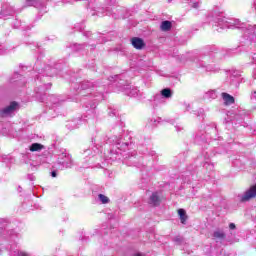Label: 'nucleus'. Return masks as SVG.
Listing matches in <instances>:
<instances>
[{
  "label": "nucleus",
  "mask_w": 256,
  "mask_h": 256,
  "mask_svg": "<svg viewBox=\"0 0 256 256\" xmlns=\"http://www.w3.org/2000/svg\"><path fill=\"white\" fill-rule=\"evenodd\" d=\"M208 21L210 23H217L220 29H238V31H242L243 33L256 31V25L239 24L238 21L225 17L223 12L219 10L209 12Z\"/></svg>",
  "instance_id": "nucleus-1"
},
{
  "label": "nucleus",
  "mask_w": 256,
  "mask_h": 256,
  "mask_svg": "<svg viewBox=\"0 0 256 256\" xmlns=\"http://www.w3.org/2000/svg\"><path fill=\"white\" fill-rule=\"evenodd\" d=\"M109 142L113 143L112 149L110 150L112 155H119L121 154V151H125L127 147H129V143L121 142V138L117 136L110 138Z\"/></svg>",
  "instance_id": "nucleus-2"
},
{
  "label": "nucleus",
  "mask_w": 256,
  "mask_h": 256,
  "mask_svg": "<svg viewBox=\"0 0 256 256\" xmlns=\"http://www.w3.org/2000/svg\"><path fill=\"white\" fill-rule=\"evenodd\" d=\"M71 167H73V160L71 159V156L65 154H62L58 162L53 165V169H57L59 171L69 169Z\"/></svg>",
  "instance_id": "nucleus-3"
},
{
  "label": "nucleus",
  "mask_w": 256,
  "mask_h": 256,
  "mask_svg": "<svg viewBox=\"0 0 256 256\" xmlns=\"http://www.w3.org/2000/svg\"><path fill=\"white\" fill-rule=\"evenodd\" d=\"M19 110V104L17 102H11L8 106L0 110V118L7 119V117H13L15 112Z\"/></svg>",
  "instance_id": "nucleus-4"
},
{
  "label": "nucleus",
  "mask_w": 256,
  "mask_h": 256,
  "mask_svg": "<svg viewBox=\"0 0 256 256\" xmlns=\"http://www.w3.org/2000/svg\"><path fill=\"white\" fill-rule=\"evenodd\" d=\"M256 197V184L252 185L241 197V201H249Z\"/></svg>",
  "instance_id": "nucleus-5"
},
{
  "label": "nucleus",
  "mask_w": 256,
  "mask_h": 256,
  "mask_svg": "<svg viewBox=\"0 0 256 256\" xmlns=\"http://www.w3.org/2000/svg\"><path fill=\"white\" fill-rule=\"evenodd\" d=\"M161 97H164V99H171L173 97V92H171V89L166 88L161 90V94H156L154 96V101H159Z\"/></svg>",
  "instance_id": "nucleus-6"
},
{
  "label": "nucleus",
  "mask_w": 256,
  "mask_h": 256,
  "mask_svg": "<svg viewBox=\"0 0 256 256\" xmlns=\"http://www.w3.org/2000/svg\"><path fill=\"white\" fill-rule=\"evenodd\" d=\"M15 13V7L11 6L10 4H5L2 7L1 17H7V15H15Z\"/></svg>",
  "instance_id": "nucleus-7"
},
{
  "label": "nucleus",
  "mask_w": 256,
  "mask_h": 256,
  "mask_svg": "<svg viewBox=\"0 0 256 256\" xmlns=\"http://www.w3.org/2000/svg\"><path fill=\"white\" fill-rule=\"evenodd\" d=\"M148 203H149V205H152L153 207H157V205H160L161 196L159 195V192L152 193L149 198Z\"/></svg>",
  "instance_id": "nucleus-8"
},
{
  "label": "nucleus",
  "mask_w": 256,
  "mask_h": 256,
  "mask_svg": "<svg viewBox=\"0 0 256 256\" xmlns=\"http://www.w3.org/2000/svg\"><path fill=\"white\" fill-rule=\"evenodd\" d=\"M131 45L134 47V49L141 50L143 47H145V41L139 37H133L131 38Z\"/></svg>",
  "instance_id": "nucleus-9"
},
{
  "label": "nucleus",
  "mask_w": 256,
  "mask_h": 256,
  "mask_svg": "<svg viewBox=\"0 0 256 256\" xmlns=\"http://www.w3.org/2000/svg\"><path fill=\"white\" fill-rule=\"evenodd\" d=\"M10 83H16L18 87H23V85H25V78H23V76L19 75L18 73H15L10 78Z\"/></svg>",
  "instance_id": "nucleus-10"
},
{
  "label": "nucleus",
  "mask_w": 256,
  "mask_h": 256,
  "mask_svg": "<svg viewBox=\"0 0 256 256\" xmlns=\"http://www.w3.org/2000/svg\"><path fill=\"white\" fill-rule=\"evenodd\" d=\"M160 29L164 33H167L169 31H171V29H173V22L169 21V20L162 21L161 24H160Z\"/></svg>",
  "instance_id": "nucleus-11"
},
{
  "label": "nucleus",
  "mask_w": 256,
  "mask_h": 256,
  "mask_svg": "<svg viewBox=\"0 0 256 256\" xmlns=\"http://www.w3.org/2000/svg\"><path fill=\"white\" fill-rule=\"evenodd\" d=\"M231 85H234V87H238L239 83H241V75H239V72H234L230 76Z\"/></svg>",
  "instance_id": "nucleus-12"
},
{
  "label": "nucleus",
  "mask_w": 256,
  "mask_h": 256,
  "mask_svg": "<svg viewBox=\"0 0 256 256\" xmlns=\"http://www.w3.org/2000/svg\"><path fill=\"white\" fill-rule=\"evenodd\" d=\"M222 99L225 105H233L235 103V98L227 93H222Z\"/></svg>",
  "instance_id": "nucleus-13"
},
{
  "label": "nucleus",
  "mask_w": 256,
  "mask_h": 256,
  "mask_svg": "<svg viewBox=\"0 0 256 256\" xmlns=\"http://www.w3.org/2000/svg\"><path fill=\"white\" fill-rule=\"evenodd\" d=\"M178 215L180 217L182 225H185V223H187V212L185 211V209L180 208L178 210Z\"/></svg>",
  "instance_id": "nucleus-14"
},
{
  "label": "nucleus",
  "mask_w": 256,
  "mask_h": 256,
  "mask_svg": "<svg viewBox=\"0 0 256 256\" xmlns=\"http://www.w3.org/2000/svg\"><path fill=\"white\" fill-rule=\"evenodd\" d=\"M45 147L43 146V144L40 143H33L30 146V151L35 152V151H42V149H44Z\"/></svg>",
  "instance_id": "nucleus-15"
},
{
  "label": "nucleus",
  "mask_w": 256,
  "mask_h": 256,
  "mask_svg": "<svg viewBox=\"0 0 256 256\" xmlns=\"http://www.w3.org/2000/svg\"><path fill=\"white\" fill-rule=\"evenodd\" d=\"M139 93V89L131 88L126 92V95H128L129 97H139Z\"/></svg>",
  "instance_id": "nucleus-16"
},
{
  "label": "nucleus",
  "mask_w": 256,
  "mask_h": 256,
  "mask_svg": "<svg viewBox=\"0 0 256 256\" xmlns=\"http://www.w3.org/2000/svg\"><path fill=\"white\" fill-rule=\"evenodd\" d=\"M213 237L219 241H222V239H225V232L221 230L215 231Z\"/></svg>",
  "instance_id": "nucleus-17"
},
{
  "label": "nucleus",
  "mask_w": 256,
  "mask_h": 256,
  "mask_svg": "<svg viewBox=\"0 0 256 256\" xmlns=\"http://www.w3.org/2000/svg\"><path fill=\"white\" fill-rule=\"evenodd\" d=\"M74 31L77 33H83V31H85V24H83V23L75 24Z\"/></svg>",
  "instance_id": "nucleus-18"
},
{
  "label": "nucleus",
  "mask_w": 256,
  "mask_h": 256,
  "mask_svg": "<svg viewBox=\"0 0 256 256\" xmlns=\"http://www.w3.org/2000/svg\"><path fill=\"white\" fill-rule=\"evenodd\" d=\"M206 99H217V92L215 90H210L205 94Z\"/></svg>",
  "instance_id": "nucleus-19"
},
{
  "label": "nucleus",
  "mask_w": 256,
  "mask_h": 256,
  "mask_svg": "<svg viewBox=\"0 0 256 256\" xmlns=\"http://www.w3.org/2000/svg\"><path fill=\"white\" fill-rule=\"evenodd\" d=\"M44 73H46V75H48V77H53V75H55V69L52 68L51 66H47L44 69Z\"/></svg>",
  "instance_id": "nucleus-20"
},
{
  "label": "nucleus",
  "mask_w": 256,
  "mask_h": 256,
  "mask_svg": "<svg viewBox=\"0 0 256 256\" xmlns=\"http://www.w3.org/2000/svg\"><path fill=\"white\" fill-rule=\"evenodd\" d=\"M91 87H93V83L89 82V81H85L81 84V89L83 91L87 90V89H91Z\"/></svg>",
  "instance_id": "nucleus-21"
},
{
  "label": "nucleus",
  "mask_w": 256,
  "mask_h": 256,
  "mask_svg": "<svg viewBox=\"0 0 256 256\" xmlns=\"http://www.w3.org/2000/svg\"><path fill=\"white\" fill-rule=\"evenodd\" d=\"M98 200L101 201L103 204L109 203V197H107L103 194L98 195Z\"/></svg>",
  "instance_id": "nucleus-22"
},
{
  "label": "nucleus",
  "mask_w": 256,
  "mask_h": 256,
  "mask_svg": "<svg viewBox=\"0 0 256 256\" xmlns=\"http://www.w3.org/2000/svg\"><path fill=\"white\" fill-rule=\"evenodd\" d=\"M157 123H159V120L152 118L149 120V126L150 127H157Z\"/></svg>",
  "instance_id": "nucleus-23"
},
{
  "label": "nucleus",
  "mask_w": 256,
  "mask_h": 256,
  "mask_svg": "<svg viewBox=\"0 0 256 256\" xmlns=\"http://www.w3.org/2000/svg\"><path fill=\"white\" fill-rule=\"evenodd\" d=\"M5 53H7V48L5 45L0 44V55H5Z\"/></svg>",
  "instance_id": "nucleus-24"
},
{
  "label": "nucleus",
  "mask_w": 256,
  "mask_h": 256,
  "mask_svg": "<svg viewBox=\"0 0 256 256\" xmlns=\"http://www.w3.org/2000/svg\"><path fill=\"white\" fill-rule=\"evenodd\" d=\"M112 16L114 17V19H121L124 17V16H122L121 11H118V14L114 13Z\"/></svg>",
  "instance_id": "nucleus-25"
},
{
  "label": "nucleus",
  "mask_w": 256,
  "mask_h": 256,
  "mask_svg": "<svg viewBox=\"0 0 256 256\" xmlns=\"http://www.w3.org/2000/svg\"><path fill=\"white\" fill-rule=\"evenodd\" d=\"M18 256H31V254L25 251H18Z\"/></svg>",
  "instance_id": "nucleus-26"
},
{
  "label": "nucleus",
  "mask_w": 256,
  "mask_h": 256,
  "mask_svg": "<svg viewBox=\"0 0 256 256\" xmlns=\"http://www.w3.org/2000/svg\"><path fill=\"white\" fill-rule=\"evenodd\" d=\"M50 101H51L54 105H56V103H57V98L52 95V96H50Z\"/></svg>",
  "instance_id": "nucleus-27"
},
{
  "label": "nucleus",
  "mask_w": 256,
  "mask_h": 256,
  "mask_svg": "<svg viewBox=\"0 0 256 256\" xmlns=\"http://www.w3.org/2000/svg\"><path fill=\"white\" fill-rule=\"evenodd\" d=\"M193 9H199V2H194L192 4Z\"/></svg>",
  "instance_id": "nucleus-28"
},
{
  "label": "nucleus",
  "mask_w": 256,
  "mask_h": 256,
  "mask_svg": "<svg viewBox=\"0 0 256 256\" xmlns=\"http://www.w3.org/2000/svg\"><path fill=\"white\" fill-rule=\"evenodd\" d=\"M104 142H100L99 139L96 140L97 147H102Z\"/></svg>",
  "instance_id": "nucleus-29"
},
{
  "label": "nucleus",
  "mask_w": 256,
  "mask_h": 256,
  "mask_svg": "<svg viewBox=\"0 0 256 256\" xmlns=\"http://www.w3.org/2000/svg\"><path fill=\"white\" fill-rule=\"evenodd\" d=\"M229 229H231V230L236 229L235 223H230Z\"/></svg>",
  "instance_id": "nucleus-30"
},
{
  "label": "nucleus",
  "mask_w": 256,
  "mask_h": 256,
  "mask_svg": "<svg viewBox=\"0 0 256 256\" xmlns=\"http://www.w3.org/2000/svg\"><path fill=\"white\" fill-rule=\"evenodd\" d=\"M51 176H52V177H57V171H56V170L52 171V172H51Z\"/></svg>",
  "instance_id": "nucleus-31"
},
{
  "label": "nucleus",
  "mask_w": 256,
  "mask_h": 256,
  "mask_svg": "<svg viewBox=\"0 0 256 256\" xmlns=\"http://www.w3.org/2000/svg\"><path fill=\"white\" fill-rule=\"evenodd\" d=\"M184 106L186 107V111H189V107H190V105H189V104H187V103H184Z\"/></svg>",
  "instance_id": "nucleus-32"
},
{
  "label": "nucleus",
  "mask_w": 256,
  "mask_h": 256,
  "mask_svg": "<svg viewBox=\"0 0 256 256\" xmlns=\"http://www.w3.org/2000/svg\"><path fill=\"white\" fill-rule=\"evenodd\" d=\"M251 99H256V91L252 94Z\"/></svg>",
  "instance_id": "nucleus-33"
},
{
  "label": "nucleus",
  "mask_w": 256,
  "mask_h": 256,
  "mask_svg": "<svg viewBox=\"0 0 256 256\" xmlns=\"http://www.w3.org/2000/svg\"><path fill=\"white\" fill-rule=\"evenodd\" d=\"M181 129H183V127L176 126L177 131H181Z\"/></svg>",
  "instance_id": "nucleus-34"
},
{
  "label": "nucleus",
  "mask_w": 256,
  "mask_h": 256,
  "mask_svg": "<svg viewBox=\"0 0 256 256\" xmlns=\"http://www.w3.org/2000/svg\"><path fill=\"white\" fill-rule=\"evenodd\" d=\"M47 89H51V84H46Z\"/></svg>",
  "instance_id": "nucleus-35"
},
{
  "label": "nucleus",
  "mask_w": 256,
  "mask_h": 256,
  "mask_svg": "<svg viewBox=\"0 0 256 256\" xmlns=\"http://www.w3.org/2000/svg\"><path fill=\"white\" fill-rule=\"evenodd\" d=\"M201 67H205L206 68V71H209V67L205 66V65H202Z\"/></svg>",
  "instance_id": "nucleus-36"
},
{
  "label": "nucleus",
  "mask_w": 256,
  "mask_h": 256,
  "mask_svg": "<svg viewBox=\"0 0 256 256\" xmlns=\"http://www.w3.org/2000/svg\"><path fill=\"white\" fill-rule=\"evenodd\" d=\"M253 61H256V54L252 57Z\"/></svg>",
  "instance_id": "nucleus-37"
},
{
  "label": "nucleus",
  "mask_w": 256,
  "mask_h": 256,
  "mask_svg": "<svg viewBox=\"0 0 256 256\" xmlns=\"http://www.w3.org/2000/svg\"><path fill=\"white\" fill-rule=\"evenodd\" d=\"M85 153H88V155H89V153H91V150H86Z\"/></svg>",
  "instance_id": "nucleus-38"
},
{
  "label": "nucleus",
  "mask_w": 256,
  "mask_h": 256,
  "mask_svg": "<svg viewBox=\"0 0 256 256\" xmlns=\"http://www.w3.org/2000/svg\"><path fill=\"white\" fill-rule=\"evenodd\" d=\"M106 15H111V12H109V11H108V12H106Z\"/></svg>",
  "instance_id": "nucleus-39"
},
{
  "label": "nucleus",
  "mask_w": 256,
  "mask_h": 256,
  "mask_svg": "<svg viewBox=\"0 0 256 256\" xmlns=\"http://www.w3.org/2000/svg\"><path fill=\"white\" fill-rule=\"evenodd\" d=\"M195 139H196V141H199V136H196V138H195Z\"/></svg>",
  "instance_id": "nucleus-40"
},
{
  "label": "nucleus",
  "mask_w": 256,
  "mask_h": 256,
  "mask_svg": "<svg viewBox=\"0 0 256 256\" xmlns=\"http://www.w3.org/2000/svg\"><path fill=\"white\" fill-rule=\"evenodd\" d=\"M254 77H255V79H256V70L254 71Z\"/></svg>",
  "instance_id": "nucleus-41"
},
{
  "label": "nucleus",
  "mask_w": 256,
  "mask_h": 256,
  "mask_svg": "<svg viewBox=\"0 0 256 256\" xmlns=\"http://www.w3.org/2000/svg\"><path fill=\"white\" fill-rule=\"evenodd\" d=\"M135 256H143V255H141V254H136Z\"/></svg>",
  "instance_id": "nucleus-42"
},
{
  "label": "nucleus",
  "mask_w": 256,
  "mask_h": 256,
  "mask_svg": "<svg viewBox=\"0 0 256 256\" xmlns=\"http://www.w3.org/2000/svg\"><path fill=\"white\" fill-rule=\"evenodd\" d=\"M78 47H83V46H81V45H78Z\"/></svg>",
  "instance_id": "nucleus-43"
},
{
  "label": "nucleus",
  "mask_w": 256,
  "mask_h": 256,
  "mask_svg": "<svg viewBox=\"0 0 256 256\" xmlns=\"http://www.w3.org/2000/svg\"><path fill=\"white\" fill-rule=\"evenodd\" d=\"M176 241H179V239L176 238Z\"/></svg>",
  "instance_id": "nucleus-44"
}]
</instances>
